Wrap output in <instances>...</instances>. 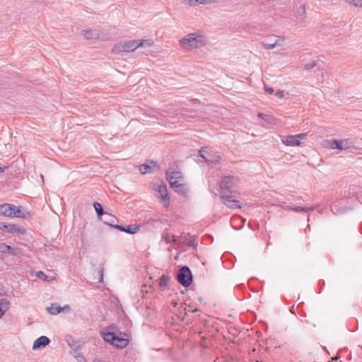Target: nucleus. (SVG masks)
<instances>
[{
	"mask_svg": "<svg viewBox=\"0 0 362 362\" xmlns=\"http://www.w3.org/2000/svg\"><path fill=\"white\" fill-rule=\"evenodd\" d=\"M240 183V179L235 175H227L222 177L220 182V197H226L232 194V189L238 187Z\"/></svg>",
	"mask_w": 362,
	"mask_h": 362,
	"instance_id": "f257e3e1",
	"label": "nucleus"
},
{
	"mask_svg": "<svg viewBox=\"0 0 362 362\" xmlns=\"http://www.w3.org/2000/svg\"><path fill=\"white\" fill-rule=\"evenodd\" d=\"M103 339L115 346L117 348L123 349L129 344L128 335L125 333H119L117 334L112 332H103Z\"/></svg>",
	"mask_w": 362,
	"mask_h": 362,
	"instance_id": "f03ea898",
	"label": "nucleus"
},
{
	"mask_svg": "<svg viewBox=\"0 0 362 362\" xmlns=\"http://www.w3.org/2000/svg\"><path fill=\"white\" fill-rule=\"evenodd\" d=\"M184 49H192L204 46V37L197 33H190L180 40Z\"/></svg>",
	"mask_w": 362,
	"mask_h": 362,
	"instance_id": "7ed1b4c3",
	"label": "nucleus"
},
{
	"mask_svg": "<svg viewBox=\"0 0 362 362\" xmlns=\"http://www.w3.org/2000/svg\"><path fill=\"white\" fill-rule=\"evenodd\" d=\"M327 147L331 149H339L341 151H348L352 152L356 149L354 143L349 139H332L326 141Z\"/></svg>",
	"mask_w": 362,
	"mask_h": 362,
	"instance_id": "20e7f679",
	"label": "nucleus"
},
{
	"mask_svg": "<svg viewBox=\"0 0 362 362\" xmlns=\"http://www.w3.org/2000/svg\"><path fill=\"white\" fill-rule=\"evenodd\" d=\"M285 44L286 39L284 37L275 35H268L264 40L261 42L262 47L268 50L283 47Z\"/></svg>",
	"mask_w": 362,
	"mask_h": 362,
	"instance_id": "39448f33",
	"label": "nucleus"
},
{
	"mask_svg": "<svg viewBox=\"0 0 362 362\" xmlns=\"http://www.w3.org/2000/svg\"><path fill=\"white\" fill-rule=\"evenodd\" d=\"M176 279L184 287H188L193 281V276L187 266H182L177 272Z\"/></svg>",
	"mask_w": 362,
	"mask_h": 362,
	"instance_id": "423d86ee",
	"label": "nucleus"
},
{
	"mask_svg": "<svg viewBox=\"0 0 362 362\" xmlns=\"http://www.w3.org/2000/svg\"><path fill=\"white\" fill-rule=\"evenodd\" d=\"M307 138L306 134L288 135L281 137V141L286 146H298Z\"/></svg>",
	"mask_w": 362,
	"mask_h": 362,
	"instance_id": "0eeeda50",
	"label": "nucleus"
},
{
	"mask_svg": "<svg viewBox=\"0 0 362 362\" xmlns=\"http://www.w3.org/2000/svg\"><path fill=\"white\" fill-rule=\"evenodd\" d=\"M0 230H6L10 233L25 234L26 230L24 227L17 225L0 222Z\"/></svg>",
	"mask_w": 362,
	"mask_h": 362,
	"instance_id": "6e6552de",
	"label": "nucleus"
},
{
	"mask_svg": "<svg viewBox=\"0 0 362 362\" xmlns=\"http://www.w3.org/2000/svg\"><path fill=\"white\" fill-rule=\"evenodd\" d=\"M115 48L121 52H132L138 48L137 40L125 41L118 44Z\"/></svg>",
	"mask_w": 362,
	"mask_h": 362,
	"instance_id": "1a4fd4ad",
	"label": "nucleus"
},
{
	"mask_svg": "<svg viewBox=\"0 0 362 362\" xmlns=\"http://www.w3.org/2000/svg\"><path fill=\"white\" fill-rule=\"evenodd\" d=\"M170 187L177 193L186 196L188 192V189L187 185L184 182L183 180H180L179 181L172 182V185Z\"/></svg>",
	"mask_w": 362,
	"mask_h": 362,
	"instance_id": "9d476101",
	"label": "nucleus"
},
{
	"mask_svg": "<svg viewBox=\"0 0 362 362\" xmlns=\"http://www.w3.org/2000/svg\"><path fill=\"white\" fill-rule=\"evenodd\" d=\"M156 170H158L156 162L153 160H147L144 164L139 166V170L142 174L151 173Z\"/></svg>",
	"mask_w": 362,
	"mask_h": 362,
	"instance_id": "9b49d317",
	"label": "nucleus"
},
{
	"mask_svg": "<svg viewBox=\"0 0 362 362\" xmlns=\"http://www.w3.org/2000/svg\"><path fill=\"white\" fill-rule=\"evenodd\" d=\"M223 199V204L230 209H240L241 208V204L238 200L232 199L231 194L228 195L226 197H221Z\"/></svg>",
	"mask_w": 362,
	"mask_h": 362,
	"instance_id": "f8f14e48",
	"label": "nucleus"
},
{
	"mask_svg": "<svg viewBox=\"0 0 362 362\" xmlns=\"http://www.w3.org/2000/svg\"><path fill=\"white\" fill-rule=\"evenodd\" d=\"M12 217H17L21 218H26L30 216V212L25 210L22 206H16L13 205Z\"/></svg>",
	"mask_w": 362,
	"mask_h": 362,
	"instance_id": "ddd939ff",
	"label": "nucleus"
},
{
	"mask_svg": "<svg viewBox=\"0 0 362 362\" xmlns=\"http://www.w3.org/2000/svg\"><path fill=\"white\" fill-rule=\"evenodd\" d=\"M81 35L86 40H93L100 38V33L96 29H89L81 30Z\"/></svg>",
	"mask_w": 362,
	"mask_h": 362,
	"instance_id": "4468645a",
	"label": "nucleus"
},
{
	"mask_svg": "<svg viewBox=\"0 0 362 362\" xmlns=\"http://www.w3.org/2000/svg\"><path fill=\"white\" fill-rule=\"evenodd\" d=\"M50 342L49 339L46 336H41L38 337L33 343V349L37 350L46 346Z\"/></svg>",
	"mask_w": 362,
	"mask_h": 362,
	"instance_id": "2eb2a0df",
	"label": "nucleus"
},
{
	"mask_svg": "<svg viewBox=\"0 0 362 362\" xmlns=\"http://www.w3.org/2000/svg\"><path fill=\"white\" fill-rule=\"evenodd\" d=\"M115 228L120 231L127 233L129 234H135L139 231V226L136 225H129L127 226H123L117 224L115 226Z\"/></svg>",
	"mask_w": 362,
	"mask_h": 362,
	"instance_id": "dca6fc26",
	"label": "nucleus"
},
{
	"mask_svg": "<svg viewBox=\"0 0 362 362\" xmlns=\"http://www.w3.org/2000/svg\"><path fill=\"white\" fill-rule=\"evenodd\" d=\"M13 205L7 203L0 204V216L12 218Z\"/></svg>",
	"mask_w": 362,
	"mask_h": 362,
	"instance_id": "f3484780",
	"label": "nucleus"
},
{
	"mask_svg": "<svg viewBox=\"0 0 362 362\" xmlns=\"http://www.w3.org/2000/svg\"><path fill=\"white\" fill-rule=\"evenodd\" d=\"M64 310H69V307L68 305H65L62 308L57 303H52L51 305L47 308V311L51 315H57Z\"/></svg>",
	"mask_w": 362,
	"mask_h": 362,
	"instance_id": "a211bd4d",
	"label": "nucleus"
},
{
	"mask_svg": "<svg viewBox=\"0 0 362 362\" xmlns=\"http://www.w3.org/2000/svg\"><path fill=\"white\" fill-rule=\"evenodd\" d=\"M221 156L219 155H208L205 156V164L211 165V168L216 166L219 164Z\"/></svg>",
	"mask_w": 362,
	"mask_h": 362,
	"instance_id": "6ab92c4d",
	"label": "nucleus"
},
{
	"mask_svg": "<svg viewBox=\"0 0 362 362\" xmlns=\"http://www.w3.org/2000/svg\"><path fill=\"white\" fill-rule=\"evenodd\" d=\"M166 176L170 185H172V182L184 179L180 172L175 170L172 172L167 171Z\"/></svg>",
	"mask_w": 362,
	"mask_h": 362,
	"instance_id": "aec40b11",
	"label": "nucleus"
},
{
	"mask_svg": "<svg viewBox=\"0 0 362 362\" xmlns=\"http://www.w3.org/2000/svg\"><path fill=\"white\" fill-rule=\"evenodd\" d=\"M100 219L103 220L105 224L110 226L112 228H115V226L117 225L115 224V221H117V218L107 212L104 215V218H101Z\"/></svg>",
	"mask_w": 362,
	"mask_h": 362,
	"instance_id": "412c9836",
	"label": "nucleus"
},
{
	"mask_svg": "<svg viewBox=\"0 0 362 362\" xmlns=\"http://www.w3.org/2000/svg\"><path fill=\"white\" fill-rule=\"evenodd\" d=\"M157 191L160 194V197L164 200V202H168V204L170 198L168 197L166 185H159Z\"/></svg>",
	"mask_w": 362,
	"mask_h": 362,
	"instance_id": "4be33fe9",
	"label": "nucleus"
},
{
	"mask_svg": "<svg viewBox=\"0 0 362 362\" xmlns=\"http://www.w3.org/2000/svg\"><path fill=\"white\" fill-rule=\"evenodd\" d=\"M81 346H77L76 348H74V351H70V354L76 358L78 362H86L85 357L78 352V349H80Z\"/></svg>",
	"mask_w": 362,
	"mask_h": 362,
	"instance_id": "5701e85b",
	"label": "nucleus"
},
{
	"mask_svg": "<svg viewBox=\"0 0 362 362\" xmlns=\"http://www.w3.org/2000/svg\"><path fill=\"white\" fill-rule=\"evenodd\" d=\"M170 280V277L168 275L163 274L159 279V286L164 290L168 286Z\"/></svg>",
	"mask_w": 362,
	"mask_h": 362,
	"instance_id": "b1692460",
	"label": "nucleus"
},
{
	"mask_svg": "<svg viewBox=\"0 0 362 362\" xmlns=\"http://www.w3.org/2000/svg\"><path fill=\"white\" fill-rule=\"evenodd\" d=\"M93 207L95 210V212L98 216V218H101L103 216H104L106 213L103 209L102 205L98 202L93 203Z\"/></svg>",
	"mask_w": 362,
	"mask_h": 362,
	"instance_id": "393cba45",
	"label": "nucleus"
},
{
	"mask_svg": "<svg viewBox=\"0 0 362 362\" xmlns=\"http://www.w3.org/2000/svg\"><path fill=\"white\" fill-rule=\"evenodd\" d=\"M298 16L302 18H306V6L305 4H300L297 10Z\"/></svg>",
	"mask_w": 362,
	"mask_h": 362,
	"instance_id": "a878e982",
	"label": "nucleus"
},
{
	"mask_svg": "<svg viewBox=\"0 0 362 362\" xmlns=\"http://www.w3.org/2000/svg\"><path fill=\"white\" fill-rule=\"evenodd\" d=\"M153 44V41L150 40H141L139 41L137 40L138 47H151Z\"/></svg>",
	"mask_w": 362,
	"mask_h": 362,
	"instance_id": "bb28decb",
	"label": "nucleus"
},
{
	"mask_svg": "<svg viewBox=\"0 0 362 362\" xmlns=\"http://www.w3.org/2000/svg\"><path fill=\"white\" fill-rule=\"evenodd\" d=\"M315 209V206H310V207L294 206L291 209L296 212H307L309 211H313Z\"/></svg>",
	"mask_w": 362,
	"mask_h": 362,
	"instance_id": "cd10ccee",
	"label": "nucleus"
},
{
	"mask_svg": "<svg viewBox=\"0 0 362 362\" xmlns=\"http://www.w3.org/2000/svg\"><path fill=\"white\" fill-rule=\"evenodd\" d=\"M11 247L6 243H0V252L6 254L9 253L11 252Z\"/></svg>",
	"mask_w": 362,
	"mask_h": 362,
	"instance_id": "c85d7f7f",
	"label": "nucleus"
},
{
	"mask_svg": "<svg viewBox=\"0 0 362 362\" xmlns=\"http://www.w3.org/2000/svg\"><path fill=\"white\" fill-rule=\"evenodd\" d=\"M10 254H11V255H13L14 256H18V257H21L23 255V251H22V250L21 248H19V247H11V250Z\"/></svg>",
	"mask_w": 362,
	"mask_h": 362,
	"instance_id": "c756f323",
	"label": "nucleus"
},
{
	"mask_svg": "<svg viewBox=\"0 0 362 362\" xmlns=\"http://www.w3.org/2000/svg\"><path fill=\"white\" fill-rule=\"evenodd\" d=\"M346 4L355 7L362 8L361 0H344Z\"/></svg>",
	"mask_w": 362,
	"mask_h": 362,
	"instance_id": "7c9ffc66",
	"label": "nucleus"
},
{
	"mask_svg": "<svg viewBox=\"0 0 362 362\" xmlns=\"http://www.w3.org/2000/svg\"><path fill=\"white\" fill-rule=\"evenodd\" d=\"M39 279L47 281L48 276L42 271H40L37 273L36 275Z\"/></svg>",
	"mask_w": 362,
	"mask_h": 362,
	"instance_id": "2f4dec72",
	"label": "nucleus"
},
{
	"mask_svg": "<svg viewBox=\"0 0 362 362\" xmlns=\"http://www.w3.org/2000/svg\"><path fill=\"white\" fill-rule=\"evenodd\" d=\"M188 4L190 6H194L199 4H204V0H188Z\"/></svg>",
	"mask_w": 362,
	"mask_h": 362,
	"instance_id": "473e14b6",
	"label": "nucleus"
},
{
	"mask_svg": "<svg viewBox=\"0 0 362 362\" xmlns=\"http://www.w3.org/2000/svg\"><path fill=\"white\" fill-rule=\"evenodd\" d=\"M316 62H309L308 64H306L305 65V69H313L314 68L315 66H316Z\"/></svg>",
	"mask_w": 362,
	"mask_h": 362,
	"instance_id": "72a5a7b5",
	"label": "nucleus"
},
{
	"mask_svg": "<svg viewBox=\"0 0 362 362\" xmlns=\"http://www.w3.org/2000/svg\"><path fill=\"white\" fill-rule=\"evenodd\" d=\"M163 239L164 241L168 244L170 242L169 235L168 233H163Z\"/></svg>",
	"mask_w": 362,
	"mask_h": 362,
	"instance_id": "f704fd0d",
	"label": "nucleus"
},
{
	"mask_svg": "<svg viewBox=\"0 0 362 362\" xmlns=\"http://www.w3.org/2000/svg\"><path fill=\"white\" fill-rule=\"evenodd\" d=\"M276 96L278 98H283L284 97V92L283 90H279V91L276 92Z\"/></svg>",
	"mask_w": 362,
	"mask_h": 362,
	"instance_id": "c9c22d12",
	"label": "nucleus"
},
{
	"mask_svg": "<svg viewBox=\"0 0 362 362\" xmlns=\"http://www.w3.org/2000/svg\"><path fill=\"white\" fill-rule=\"evenodd\" d=\"M4 303L2 302H0V318L4 315L6 310L3 309Z\"/></svg>",
	"mask_w": 362,
	"mask_h": 362,
	"instance_id": "e433bc0d",
	"label": "nucleus"
},
{
	"mask_svg": "<svg viewBox=\"0 0 362 362\" xmlns=\"http://www.w3.org/2000/svg\"><path fill=\"white\" fill-rule=\"evenodd\" d=\"M8 169V166L0 167V177L4 173V172Z\"/></svg>",
	"mask_w": 362,
	"mask_h": 362,
	"instance_id": "4c0bfd02",
	"label": "nucleus"
},
{
	"mask_svg": "<svg viewBox=\"0 0 362 362\" xmlns=\"http://www.w3.org/2000/svg\"><path fill=\"white\" fill-rule=\"evenodd\" d=\"M69 346L71 349V351H74V348H76L77 346H80V345L79 344H76L74 342H73V343L69 342Z\"/></svg>",
	"mask_w": 362,
	"mask_h": 362,
	"instance_id": "58836bf2",
	"label": "nucleus"
},
{
	"mask_svg": "<svg viewBox=\"0 0 362 362\" xmlns=\"http://www.w3.org/2000/svg\"><path fill=\"white\" fill-rule=\"evenodd\" d=\"M199 156L204 158V147H201L199 151Z\"/></svg>",
	"mask_w": 362,
	"mask_h": 362,
	"instance_id": "ea45409f",
	"label": "nucleus"
},
{
	"mask_svg": "<svg viewBox=\"0 0 362 362\" xmlns=\"http://www.w3.org/2000/svg\"><path fill=\"white\" fill-rule=\"evenodd\" d=\"M264 90L266 92L270 93V94H272L274 93V89L272 88H270V87H265L264 88Z\"/></svg>",
	"mask_w": 362,
	"mask_h": 362,
	"instance_id": "a19ab883",
	"label": "nucleus"
},
{
	"mask_svg": "<svg viewBox=\"0 0 362 362\" xmlns=\"http://www.w3.org/2000/svg\"><path fill=\"white\" fill-rule=\"evenodd\" d=\"M217 0H205V4H211L215 3Z\"/></svg>",
	"mask_w": 362,
	"mask_h": 362,
	"instance_id": "79ce46f5",
	"label": "nucleus"
},
{
	"mask_svg": "<svg viewBox=\"0 0 362 362\" xmlns=\"http://www.w3.org/2000/svg\"><path fill=\"white\" fill-rule=\"evenodd\" d=\"M262 114H259V117H262Z\"/></svg>",
	"mask_w": 362,
	"mask_h": 362,
	"instance_id": "37998d69",
	"label": "nucleus"
}]
</instances>
